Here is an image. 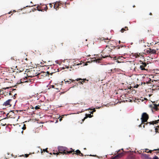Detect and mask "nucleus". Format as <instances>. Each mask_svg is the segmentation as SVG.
Returning <instances> with one entry per match:
<instances>
[{
    "label": "nucleus",
    "instance_id": "f257e3e1",
    "mask_svg": "<svg viewBox=\"0 0 159 159\" xmlns=\"http://www.w3.org/2000/svg\"><path fill=\"white\" fill-rule=\"evenodd\" d=\"M116 47H109L106 46L104 49L102 51L101 55L103 58H106L107 57H110V54L112 52Z\"/></svg>",
    "mask_w": 159,
    "mask_h": 159
},
{
    "label": "nucleus",
    "instance_id": "f03ea898",
    "mask_svg": "<svg viewBox=\"0 0 159 159\" xmlns=\"http://www.w3.org/2000/svg\"><path fill=\"white\" fill-rule=\"evenodd\" d=\"M58 149L59 153L53 152V154L54 155L56 154L57 155H58L59 153L62 154H70L72 153L74 151V149H73L72 148H71L70 149H71L72 150L68 151V149L67 148L63 146H59L58 147Z\"/></svg>",
    "mask_w": 159,
    "mask_h": 159
},
{
    "label": "nucleus",
    "instance_id": "7ed1b4c3",
    "mask_svg": "<svg viewBox=\"0 0 159 159\" xmlns=\"http://www.w3.org/2000/svg\"><path fill=\"white\" fill-rule=\"evenodd\" d=\"M148 118V115L146 113L144 112L143 113L141 118L142 123L140 126H141L142 123H144V122H147Z\"/></svg>",
    "mask_w": 159,
    "mask_h": 159
},
{
    "label": "nucleus",
    "instance_id": "20e7f679",
    "mask_svg": "<svg viewBox=\"0 0 159 159\" xmlns=\"http://www.w3.org/2000/svg\"><path fill=\"white\" fill-rule=\"evenodd\" d=\"M106 40L107 39H103L102 40ZM105 42H107V45L106 46H107L109 47H116L115 46V42L113 40H110L108 41H105Z\"/></svg>",
    "mask_w": 159,
    "mask_h": 159
},
{
    "label": "nucleus",
    "instance_id": "39448f33",
    "mask_svg": "<svg viewBox=\"0 0 159 159\" xmlns=\"http://www.w3.org/2000/svg\"><path fill=\"white\" fill-rule=\"evenodd\" d=\"M56 47L55 45L50 46L48 48L47 53H49L53 52L56 49Z\"/></svg>",
    "mask_w": 159,
    "mask_h": 159
},
{
    "label": "nucleus",
    "instance_id": "423d86ee",
    "mask_svg": "<svg viewBox=\"0 0 159 159\" xmlns=\"http://www.w3.org/2000/svg\"><path fill=\"white\" fill-rule=\"evenodd\" d=\"M12 101V100L11 99H9L6 101L3 104V106L5 107H10L11 106V102Z\"/></svg>",
    "mask_w": 159,
    "mask_h": 159
},
{
    "label": "nucleus",
    "instance_id": "0eeeda50",
    "mask_svg": "<svg viewBox=\"0 0 159 159\" xmlns=\"http://www.w3.org/2000/svg\"><path fill=\"white\" fill-rule=\"evenodd\" d=\"M123 154L122 153H118L115 156H112L111 159H118L121 157L123 156Z\"/></svg>",
    "mask_w": 159,
    "mask_h": 159
},
{
    "label": "nucleus",
    "instance_id": "6e6552de",
    "mask_svg": "<svg viewBox=\"0 0 159 159\" xmlns=\"http://www.w3.org/2000/svg\"><path fill=\"white\" fill-rule=\"evenodd\" d=\"M147 64L145 62H142V64L140 66V68L142 70H146L147 69L146 67L147 66Z\"/></svg>",
    "mask_w": 159,
    "mask_h": 159
},
{
    "label": "nucleus",
    "instance_id": "1a4fd4ad",
    "mask_svg": "<svg viewBox=\"0 0 159 159\" xmlns=\"http://www.w3.org/2000/svg\"><path fill=\"white\" fill-rule=\"evenodd\" d=\"M14 113L12 111H10L9 113H7V117L14 118Z\"/></svg>",
    "mask_w": 159,
    "mask_h": 159
},
{
    "label": "nucleus",
    "instance_id": "9d476101",
    "mask_svg": "<svg viewBox=\"0 0 159 159\" xmlns=\"http://www.w3.org/2000/svg\"><path fill=\"white\" fill-rule=\"evenodd\" d=\"M73 152H73L72 153V154L74 155V154H76L78 155H79L80 156H84V155L83 153H81L80 151L79 150H76L75 151V150H74V151Z\"/></svg>",
    "mask_w": 159,
    "mask_h": 159
},
{
    "label": "nucleus",
    "instance_id": "9b49d317",
    "mask_svg": "<svg viewBox=\"0 0 159 159\" xmlns=\"http://www.w3.org/2000/svg\"><path fill=\"white\" fill-rule=\"evenodd\" d=\"M54 8L56 10H58L60 7H59L60 5L59 2H56L54 3Z\"/></svg>",
    "mask_w": 159,
    "mask_h": 159
},
{
    "label": "nucleus",
    "instance_id": "f8f14e48",
    "mask_svg": "<svg viewBox=\"0 0 159 159\" xmlns=\"http://www.w3.org/2000/svg\"><path fill=\"white\" fill-rule=\"evenodd\" d=\"M146 52L147 53H149L151 54H153V53H156V51L154 49H152L151 48H149L148 49V50H147Z\"/></svg>",
    "mask_w": 159,
    "mask_h": 159
},
{
    "label": "nucleus",
    "instance_id": "ddd939ff",
    "mask_svg": "<svg viewBox=\"0 0 159 159\" xmlns=\"http://www.w3.org/2000/svg\"><path fill=\"white\" fill-rule=\"evenodd\" d=\"M141 157L142 158H145L146 159H149L150 158L149 155L145 153H142L141 154Z\"/></svg>",
    "mask_w": 159,
    "mask_h": 159
},
{
    "label": "nucleus",
    "instance_id": "4468645a",
    "mask_svg": "<svg viewBox=\"0 0 159 159\" xmlns=\"http://www.w3.org/2000/svg\"><path fill=\"white\" fill-rule=\"evenodd\" d=\"M145 53H136L135 54V56L136 58H138L140 57H143L144 54H145Z\"/></svg>",
    "mask_w": 159,
    "mask_h": 159
},
{
    "label": "nucleus",
    "instance_id": "2eb2a0df",
    "mask_svg": "<svg viewBox=\"0 0 159 159\" xmlns=\"http://www.w3.org/2000/svg\"><path fill=\"white\" fill-rule=\"evenodd\" d=\"M158 121H159V120H156L155 121L150 122H147L146 123V124L147 125L148 124H149L150 125L151 124L153 125L154 124H157L158 123Z\"/></svg>",
    "mask_w": 159,
    "mask_h": 159
},
{
    "label": "nucleus",
    "instance_id": "dca6fc26",
    "mask_svg": "<svg viewBox=\"0 0 159 159\" xmlns=\"http://www.w3.org/2000/svg\"><path fill=\"white\" fill-rule=\"evenodd\" d=\"M91 113L90 114H86L85 116L84 117V119L83 120V121L86 119L88 117L91 118L93 116V115H91Z\"/></svg>",
    "mask_w": 159,
    "mask_h": 159
},
{
    "label": "nucleus",
    "instance_id": "f3484780",
    "mask_svg": "<svg viewBox=\"0 0 159 159\" xmlns=\"http://www.w3.org/2000/svg\"><path fill=\"white\" fill-rule=\"evenodd\" d=\"M157 107H159V103L158 105L154 104L152 108L155 110L156 111H157L158 109Z\"/></svg>",
    "mask_w": 159,
    "mask_h": 159
},
{
    "label": "nucleus",
    "instance_id": "a211bd4d",
    "mask_svg": "<svg viewBox=\"0 0 159 159\" xmlns=\"http://www.w3.org/2000/svg\"><path fill=\"white\" fill-rule=\"evenodd\" d=\"M128 30V28L127 26H125L124 28H122L120 30L121 33H123L125 31Z\"/></svg>",
    "mask_w": 159,
    "mask_h": 159
},
{
    "label": "nucleus",
    "instance_id": "6ab92c4d",
    "mask_svg": "<svg viewBox=\"0 0 159 159\" xmlns=\"http://www.w3.org/2000/svg\"><path fill=\"white\" fill-rule=\"evenodd\" d=\"M37 8V10L38 11H43V7H41V6H37V7H36Z\"/></svg>",
    "mask_w": 159,
    "mask_h": 159
},
{
    "label": "nucleus",
    "instance_id": "aec40b11",
    "mask_svg": "<svg viewBox=\"0 0 159 159\" xmlns=\"http://www.w3.org/2000/svg\"><path fill=\"white\" fill-rule=\"evenodd\" d=\"M119 69H118L115 68L111 69L110 70L111 72L112 73H115L117 71H118Z\"/></svg>",
    "mask_w": 159,
    "mask_h": 159
},
{
    "label": "nucleus",
    "instance_id": "412c9836",
    "mask_svg": "<svg viewBox=\"0 0 159 159\" xmlns=\"http://www.w3.org/2000/svg\"><path fill=\"white\" fill-rule=\"evenodd\" d=\"M126 159H135V157L133 155H129Z\"/></svg>",
    "mask_w": 159,
    "mask_h": 159
},
{
    "label": "nucleus",
    "instance_id": "4be33fe9",
    "mask_svg": "<svg viewBox=\"0 0 159 159\" xmlns=\"http://www.w3.org/2000/svg\"><path fill=\"white\" fill-rule=\"evenodd\" d=\"M77 81L80 80H83V81H81L82 83L81 84H83V83H84L85 81L87 80V81H88V80H86V79H82L81 78H78L76 80Z\"/></svg>",
    "mask_w": 159,
    "mask_h": 159
},
{
    "label": "nucleus",
    "instance_id": "5701e85b",
    "mask_svg": "<svg viewBox=\"0 0 159 159\" xmlns=\"http://www.w3.org/2000/svg\"><path fill=\"white\" fill-rule=\"evenodd\" d=\"M40 150L41 151V153L42 154H43V152H48L47 148L46 149H43V150H42L41 148H40Z\"/></svg>",
    "mask_w": 159,
    "mask_h": 159
},
{
    "label": "nucleus",
    "instance_id": "b1692460",
    "mask_svg": "<svg viewBox=\"0 0 159 159\" xmlns=\"http://www.w3.org/2000/svg\"><path fill=\"white\" fill-rule=\"evenodd\" d=\"M42 7H43V10H45L46 11L48 9V8L47 6L46 5H43L42 6Z\"/></svg>",
    "mask_w": 159,
    "mask_h": 159
},
{
    "label": "nucleus",
    "instance_id": "393cba45",
    "mask_svg": "<svg viewBox=\"0 0 159 159\" xmlns=\"http://www.w3.org/2000/svg\"><path fill=\"white\" fill-rule=\"evenodd\" d=\"M56 70H57L56 71H53V72H52L51 73H49V72H48V71H47V72H46V73H47V74H48V75H49V74H51V75H52V74L53 73H54L56 72H57V71H59V70H58V69H57Z\"/></svg>",
    "mask_w": 159,
    "mask_h": 159
},
{
    "label": "nucleus",
    "instance_id": "a878e982",
    "mask_svg": "<svg viewBox=\"0 0 159 159\" xmlns=\"http://www.w3.org/2000/svg\"><path fill=\"white\" fill-rule=\"evenodd\" d=\"M148 149H145L144 152H147V153H151L153 151L152 150H150L149 151H148Z\"/></svg>",
    "mask_w": 159,
    "mask_h": 159
},
{
    "label": "nucleus",
    "instance_id": "bb28decb",
    "mask_svg": "<svg viewBox=\"0 0 159 159\" xmlns=\"http://www.w3.org/2000/svg\"><path fill=\"white\" fill-rule=\"evenodd\" d=\"M59 3L60 6L62 5V7H63L64 5H65V2H59Z\"/></svg>",
    "mask_w": 159,
    "mask_h": 159
},
{
    "label": "nucleus",
    "instance_id": "cd10ccee",
    "mask_svg": "<svg viewBox=\"0 0 159 159\" xmlns=\"http://www.w3.org/2000/svg\"><path fill=\"white\" fill-rule=\"evenodd\" d=\"M27 82V81L25 80V78H24V79H22L21 80V82L23 83V82Z\"/></svg>",
    "mask_w": 159,
    "mask_h": 159
},
{
    "label": "nucleus",
    "instance_id": "c85d7f7f",
    "mask_svg": "<svg viewBox=\"0 0 159 159\" xmlns=\"http://www.w3.org/2000/svg\"><path fill=\"white\" fill-rule=\"evenodd\" d=\"M89 110H93V111H92L90 112V113H91V114H93V112H95L96 111L95 108H94L93 109H89Z\"/></svg>",
    "mask_w": 159,
    "mask_h": 159
},
{
    "label": "nucleus",
    "instance_id": "c756f323",
    "mask_svg": "<svg viewBox=\"0 0 159 159\" xmlns=\"http://www.w3.org/2000/svg\"><path fill=\"white\" fill-rule=\"evenodd\" d=\"M155 132L156 133H159V129L157 128L155 129Z\"/></svg>",
    "mask_w": 159,
    "mask_h": 159
},
{
    "label": "nucleus",
    "instance_id": "7c9ffc66",
    "mask_svg": "<svg viewBox=\"0 0 159 159\" xmlns=\"http://www.w3.org/2000/svg\"><path fill=\"white\" fill-rule=\"evenodd\" d=\"M70 4V3L69 2V3L66 2H65V7H64V8H66V5H69Z\"/></svg>",
    "mask_w": 159,
    "mask_h": 159
},
{
    "label": "nucleus",
    "instance_id": "2f4dec72",
    "mask_svg": "<svg viewBox=\"0 0 159 159\" xmlns=\"http://www.w3.org/2000/svg\"><path fill=\"white\" fill-rule=\"evenodd\" d=\"M35 108L36 110H37V109H40L39 106H36L35 107Z\"/></svg>",
    "mask_w": 159,
    "mask_h": 159
},
{
    "label": "nucleus",
    "instance_id": "473e14b6",
    "mask_svg": "<svg viewBox=\"0 0 159 159\" xmlns=\"http://www.w3.org/2000/svg\"><path fill=\"white\" fill-rule=\"evenodd\" d=\"M116 62H117V63H120V62H121L119 60V59H116Z\"/></svg>",
    "mask_w": 159,
    "mask_h": 159
},
{
    "label": "nucleus",
    "instance_id": "72a5a7b5",
    "mask_svg": "<svg viewBox=\"0 0 159 159\" xmlns=\"http://www.w3.org/2000/svg\"><path fill=\"white\" fill-rule=\"evenodd\" d=\"M26 127L25 126V125L24 124V126L22 128V129H23V130H25L26 129Z\"/></svg>",
    "mask_w": 159,
    "mask_h": 159
},
{
    "label": "nucleus",
    "instance_id": "f704fd0d",
    "mask_svg": "<svg viewBox=\"0 0 159 159\" xmlns=\"http://www.w3.org/2000/svg\"><path fill=\"white\" fill-rule=\"evenodd\" d=\"M11 59L12 60H15V61H16V59H15L14 57H11Z\"/></svg>",
    "mask_w": 159,
    "mask_h": 159
},
{
    "label": "nucleus",
    "instance_id": "c9c22d12",
    "mask_svg": "<svg viewBox=\"0 0 159 159\" xmlns=\"http://www.w3.org/2000/svg\"><path fill=\"white\" fill-rule=\"evenodd\" d=\"M63 116H64L63 115H62V117L61 118H60L59 119V121H61L62 120V118H63Z\"/></svg>",
    "mask_w": 159,
    "mask_h": 159
},
{
    "label": "nucleus",
    "instance_id": "e433bc0d",
    "mask_svg": "<svg viewBox=\"0 0 159 159\" xmlns=\"http://www.w3.org/2000/svg\"><path fill=\"white\" fill-rule=\"evenodd\" d=\"M120 47L121 48H122V47H123V46H120V47H119H119H118V46H117V47H117V49H119L120 48Z\"/></svg>",
    "mask_w": 159,
    "mask_h": 159
},
{
    "label": "nucleus",
    "instance_id": "4c0bfd02",
    "mask_svg": "<svg viewBox=\"0 0 159 159\" xmlns=\"http://www.w3.org/2000/svg\"><path fill=\"white\" fill-rule=\"evenodd\" d=\"M49 6L50 7H52V5L51 4V3H50L49 4Z\"/></svg>",
    "mask_w": 159,
    "mask_h": 159
},
{
    "label": "nucleus",
    "instance_id": "58836bf2",
    "mask_svg": "<svg viewBox=\"0 0 159 159\" xmlns=\"http://www.w3.org/2000/svg\"><path fill=\"white\" fill-rule=\"evenodd\" d=\"M156 150H158V152H157V153H159V149H154L153 151H156Z\"/></svg>",
    "mask_w": 159,
    "mask_h": 159
},
{
    "label": "nucleus",
    "instance_id": "ea45409f",
    "mask_svg": "<svg viewBox=\"0 0 159 159\" xmlns=\"http://www.w3.org/2000/svg\"><path fill=\"white\" fill-rule=\"evenodd\" d=\"M25 156L26 157H27L29 156V155L27 154H25Z\"/></svg>",
    "mask_w": 159,
    "mask_h": 159
},
{
    "label": "nucleus",
    "instance_id": "a19ab883",
    "mask_svg": "<svg viewBox=\"0 0 159 159\" xmlns=\"http://www.w3.org/2000/svg\"><path fill=\"white\" fill-rule=\"evenodd\" d=\"M139 86V85H138V84H137L136 85H135L134 86V88H138V87Z\"/></svg>",
    "mask_w": 159,
    "mask_h": 159
},
{
    "label": "nucleus",
    "instance_id": "79ce46f5",
    "mask_svg": "<svg viewBox=\"0 0 159 159\" xmlns=\"http://www.w3.org/2000/svg\"><path fill=\"white\" fill-rule=\"evenodd\" d=\"M89 156H93V157H96L97 156L96 155H90Z\"/></svg>",
    "mask_w": 159,
    "mask_h": 159
},
{
    "label": "nucleus",
    "instance_id": "37998d69",
    "mask_svg": "<svg viewBox=\"0 0 159 159\" xmlns=\"http://www.w3.org/2000/svg\"><path fill=\"white\" fill-rule=\"evenodd\" d=\"M64 81H65V82H68V83H69V81H66V80H64Z\"/></svg>",
    "mask_w": 159,
    "mask_h": 159
},
{
    "label": "nucleus",
    "instance_id": "c03bdc74",
    "mask_svg": "<svg viewBox=\"0 0 159 159\" xmlns=\"http://www.w3.org/2000/svg\"><path fill=\"white\" fill-rule=\"evenodd\" d=\"M108 73H112L111 72L110 70H109Z\"/></svg>",
    "mask_w": 159,
    "mask_h": 159
},
{
    "label": "nucleus",
    "instance_id": "a18cd8bd",
    "mask_svg": "<svg viewBox=\"0 0 159 159\" xmlns=\"http://www.w3.org/2000/svg\"><path fill=\"white\" fill-rule=\"evenodd\" d=\"M130 89H131V90L133 89V88L131 87H130Z\"/></svg>",
    "mask_w": 159,
    "mask_h": 159
},
{
    "label": "nucleus",
    "instance_id": "49530a36",
    "mask_svg": "<svg viewBox=\"0 0 159 159\" xmlns=\"http://www.w3.org/2000/svg\"><path fill=\"white\" fill-rule=\"evenodd\" d=\"M72 82H74L75 80H71Z\"/></svg>",
    "mask_w": 159,
    "mask_h": 159
},
{
    "label": "nucleus",
    "instance_id": "de8ad7c7",
    "mask_svg": "<svg viewBox=\"0 0 159 159\" xmlns=\"http://www.w3.org/2000/svg\"><path fill=\"white\" fill-rule=\"evenodd\" d=\"M152 13L150 12V13H149V15H152Z\"/></svg>",
    "mask_w": 159,
    "mask_h": 159
},
{
    "label": "nucleus",
    "instance_id": "09e8293b",
    "mask_svg": "<svg viewBox=\"0 0 159 159\" xmlns=\"http://www.w3.org/2000/svg\"><path fill=\"white\" fill-rule=\"evenodd\" d=\"M81 83H82V82H81V81H80V82H79V83H80V84H81Z\"/></svg>",
    "mask_w": 159,
    "mask_h": 159
},
{
    "label": "nucleus",
    "instance_id": "8fccbe9b",
    "mask_svg": "<svg viewBox=\"0 0 159 159\" xmlns=\"http://www.w3.org/2000/svg\"><path fill=\"white\" fill-rule=\"evenodd\" d=\"M119 43H120V41H119Z\"/></svg>",
    "mask_w": 159,
    "mask_h": 159
},
{
    "label": "nucleus",
    "instance_id": "3c124183",
    "mask_svg": "<svg viewBox=\"0 0 159 159\" xmlns=\"http://www.w3.org/2000/svg\"><path fill=\"white\" fill-rule=\"evenodd\" d=\"M66 68H69V67L68 66H67V67H66Z\"/></svg>",
    "mask_w": 159,
    "mask_h": 159
},
{
    "label": "nucleus",
    "instance_id": "603ef678",
    "mask_svg": "<svg viewBox=\"0 0 159 159\" xmlns=\"http://www.w3.org/2000/svg\"><path fill=\"white\" fill-rule=\"evenodd\" d=\"M46 65H44L43 66H46Z\"/></svg>",
    "mask_w": 159,
    "mask_h": 159
},
{
    "label": "nucleus",
    "instance_id": "864d4df0",
    "mask_svg": "<svg viewBox=\"0 0 159 159\" xmlns=\"http://www.w3.org/2000/svg\"><path fill=\"white\" fill-rule=\"evenodd\" d=\"M143 127L144 128V125H143Z\"/></svg>",
    "mask_w": 159,
    "mask_h": 159
},
{
    "label": "nucleus",
    "instance_id": "5fc2aeb1",
    "mask_svg": "<svg viewBox=\"0 0 159 159\" xmlns=\"http://www.w3.org/2000/svg\"><path fill=\"white\" fill-rule=\"evenodd\" d=\"M135 7V6L134 5L133 6V7Z\"/></svg>",
    "mask_w": 159,
    "mask_h": 159
},
{
    "label": "nucleus",
    "instance_id": "6e6d98bb",
    "mask_svg": "<svg viewBox=\"0 0 159 159\" xmlns=\"http://www.w3.org/2000/svg\"><path fill=\"white\" fill-rule=\"evenodd\" d=\"M1 23H3V21H2L1 22Z\"/></svg>",
    "mask_w": 159,
    "mask_h": 159
},
{
    "label": "nucleus",
    "instance_id": "4d7b16f0",
    "mask_svg": "<svg viewBox=\"0 0 159 159\" xmlns=\"http://www.w3.org/2000/svg\"><path fill=\"white\" fill-rule=\"evenodd\" d=\"M32 107V108L33 109H34L33 107Z\"/></svg>",
    "mask_w": 159,
    "mask_h": 159
},
{
    "label": "nucleus",
    "instance_id": "13d9d810",
    "mask_svg": "<svg viewBox=\"0 0 159 159\" xmlns=\"http://www.w3.org/2000/svg\"><path fill=\"white\" fill-rule=\"evenodd\" d=\"M25 78L26 79H27V77H25Z\"/></svg>",
    "mask_w": 159,
    "mask_h": 159
},
{
    "label": "nucleus",
    "instance_id": "bf43d9fd",
    "mask_svg": "<svg viewBox=\"0 0 159 159\" xmlns=\"http://www.w3.org/2000/svg\"><path fill=\"white\" fill-rule=\"evenodd\" d=\"M157 127L159 128V127L158 126H157Z\"/></svg>",
    "mask_w": 159,
    "mask_h": 159
},
{
    "label": "nucleus",
    "instance_id": "052dcab7",
    "mask_svg": "<svg viewBox=\"0 0 159 159\" xmlns=\"http://www.w3.org/2000/svg\"><path fill=\"white\" fill-rule=\"evenodd\" d=\"M157 70L158 71H159V70H158V69H157Z\"/></svg>",
    "mask_w": 159,
    "mask_h": 159
},
{
    "label": "nucleus",
    "instance_id": "680f3d73",
    "mask_svg": "<svg viewBox=\"0 0 159 159\" xmlns=\"http://www.w3.org/2000/svg\"><path fill=\"white\" fill-rule=\"evenodd\" d=\"M158 117H159V115L158 116Z\"/></svg>",
    "mask_w": 159,
    "mask_h": 159
}]
</instances>
